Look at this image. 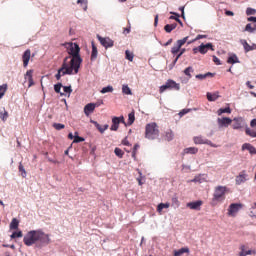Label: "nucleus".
<instances>
[{
  "mask_svg": "<svg viewBox=\"0 0 256 256\" xmlns=\"http://www.w3.org/2000/svg\"><path fill=\"white\" fill-rule=\"evenodd\" d=\"M250 217H254L256 219L255 208H252V211H250Z\"/></svg>",
  "mask_w": 256,
  "mask_h": 256,
  "instance_id": "obj_63",
  "label": "nucleus"
},
{
  "mask_svg": "<svg viewBox=\"0 0 256 256\" xmlns=\"http://www.w3.org/2000/svg\"><path fill=\"white\" fill-rule=\"evenodd\" d=\"M90 123H92V125H95L96 129H98V131H99L100 133H105V130L103 129V126L100 125V124H98L97 121H95V120H90Z\"/></svg>",
  "mask_w": 256,
  "mask_h": 256,
  "instance_id": "obj_34",
  "label": "nucleus"
},
{
  "mask_svg": "<svg viewBox=\"0 0 256 256\" xmlns=\"http://www.w3.org/2000/svg\"><path fill=\"white\" fill-rule=\"evenodd\" d=\"M226 191H227V187L225 186L216 187L213 194V201H223V199H225Z\"/></svg>",
  "mask_w": 256,
  "mask_h": 256,
  "instance_id": "obj_8",
  "label": "nucleus"
},
{
  "mask_svg": "<svg viewBox=\"0 0 256 256\" xmlns=\"http://www.w3.org/2000/svg\"><path fill=\"white\" fill-rule=\"evenodd\" d=\"M168 82V89H173L174 91H179L181 89V85L174 80H167Z\"/></svg>",
  "mask_w": 256,
  "mask_h": 256,
  "instance_id": "obj_22",
  "label": "nucleus"
},
{
  "mask_svg": "<svg viewBox=\"0 0 256 256\" xmlns=\"http://www.w3.org/2000/svg\"><path fill=\"white\" fill-rule=\"evenodd\" d=\"M185 51H186V49L185 48H182L181 50H180V52L177 54V59H180V57L185 53Z\"/></svg>",
  "mask_w": 256,
  "mask_h": 256,
  "instance_id": "obj_59",
  "label": "nucleus"
},
{
  "mask_svg": "<svg viewBox=\"0 0 256 256\" xmlns=\"http://www.w3.org/2000/svg\"><path fill=\"white\" fill-rule=\"evenodd\" d=\"M189 36L184 37L183 39L177 40L176 45L181 49V46L187 43Z\"/></svg>",
  "mask_w": 256,
  "mask_h": 256,
  "instance_id": "obj_38",
  "label": "nucleus"
},
{
  "mask_svg": "<svg viewBox=\"0 0 256 256\" xmlns=\"http://www.w3.org/2000/svg\"><path fill=\"white\" fill-rule=\"evenodd\" d=\"M213 61L216 65H221V60H219L217 56H213Z\"/></svg>",
  "mask_w": 256,
  "mask_h": 256,
  "instance_id": "obj_60",
  "label": "nucleus"
},
{
  "mask_svg": "<svg viewBox=\"0 0 256 256\" xmlns=\"http://www.w3.org/2000/svg\"><path fill=\"white\" fill-rule=\"evenodd\" d=\"M114 153L116 157H119V159H123V155H125V153L123 152V150H121V148H115Z\"/></svg>",
  "mask_w": 256,
  "mask_h": 256,
  "instance_id": "obj_39",
  "label": "nucleus"
},
{
  "mask_svg": "<svg viewBox=\"0 0 256 256\" xmlns=\"http://www.w3.org/2000/svg\"><path fill=\"white\" fill-rule=\"evenodd\" d=\"M31 59V50H26L22 56V60H23V65L24 67H27V65H29V61Z\"/></svg>",
  "mask_w": 256,
  "mask_h": 256,
  "instance_id": "obj_19",
  "label": "nucleus"
},
{
  "mask_svg": "<svg viewBox=\"0 0 256 256\" xmlns=\"http://www.w3.org/2000/svg\"><path fill=\"white\" fill-rule=\"evenodd\" d=\"M7 117H9V113H7V111L4 110V113L0 112V118L2 121H7Z\"/></svg>",
  "mask_w": 256,
  "mask_h": 256,
  "instance_id": "obj_53",
  "label": "nucleus"
},
{
  "mask_svg": "<svg viewBox=\"0 0 256 256\" xmlns=\"http://www.w3.org/2000/svg\"><path fill=\"white\" fill-rule=\"evenodd\" d=\"M184 253H189V249L187 247L181 248L179 250L174 251V256H181Z\"/></svg>",
  "mask_w": 256,
  "mask_h": 256,
  "instance_id": "obj_30",
  "label": "nucleus"
},
{
  "mask_svg": "<svg viewBox=\"0 0 256 256\" xmlns=\"http://www.w3.org/2000/svg\"><path fill=\"white\" fill-rule=\"evenodd\" d=\"M70 58L71 57L64 58L61 68L58 69L55 75L57 81H61V77H65V75H73V71L75 74V67L71 66L68 62Z\"/></svg>",
  "mask_w": 256,
  "mask_h": 256,
  "instance_id": "obj_2",
  "label": "nucleus"
},
{
  "mask_svg": "<svg viewBox=\"0 0 256 256\" xmlns=\"http://www.w3.org/2000/svg\"><path fill=\"white\" fill-rule=\"evenodd\" d=\"M191 183H207V174H199L191 180Z\"/></svg>",
  "mask_w": 256,
  "mask_h": 256,
  "instance_id": "obj_16",
  "label": "nucleus"
},
{
  "mask_svg": "<svg viewBox=\"0 0 256 256\" xmlns=\"http://www.w3.org/2000/svg\"><path fill=\"white\" fill-rule=\"evenodd\" d=\"M51 243V238L49 237V234H45L42 230H38L37 234V245L38 247H47Z\"/></svg>",
  "mask_w": 256,
  "mask_h": 256,
  "instance_id": "obj_5",
  "label": "nucleus"
},
{
  "mask_svg": "<svg viewBox=\"0 0 256 256\" xmlns=\"http://www.w3.org/2000/svg\"><path fill=\"white\" fill-rule=\"evenodd\" d=\"M191 109H183L179 112V117H183L184 115H187V113H190Z\"/></svg>",
  "mask_w": 256,
  "mask_h": 256,
  "instance_id": "obj_55",
  "label": "nucleus"
},
{
  "mask_svg": "<svg viewBox=\"0 0 256 256\" xmlns=\"http://www.w3.org/2000/svg\"><path fill=\"white\" fill-rule=\"evenodd\" d=\"M241 209H243V204L232 203V204H230V206L228 208V215L230 217H235L237 215V213H239V211H241Z\"/></svg>",
  "mask_w": 256,
  "mask_h": 256,
  "instance_id": "obj_9",
  "label": "nucleus"
},
{
  "mask_svg": "<svg viewBox=\"0 0 256 256\" xmlns=\"http://www.w3.org/2000/svg\"><path fill=\"white\" fill-rule=\"evenodd\" d=\"M133 123H135V112H131L128 114L127 125H133Z\"/></svg>",
  "mask_w": 256,
  "mask_h": 256,
  "instance_id": "obj_35",
  "label": "nucleus"
},
{
  "mask_svg": "<svg viewBox=\"0 0 256 256\" xmlns=\"http://www.w3.org/2000/svg\"><path fill=\"white\" fill-rule=\"evenodd\" d=\"M100 93H102L103 95H105V93H113V86L108 85V86L102 88Z\"/></svg>",
  "mask_w": 256,
  "mask_h": 256,
  "instance_id": "obj_37",
  "label": "nucleus"
},
{
  "mask_svg": "<svg viewBox=\"0 0 256 256\" xmlns=\"http://www.w3.org/2000/svg\"><path fill=\"white\" fill-rule=\"evenodd\" d=\"M97 55H98L97 46H95V43L92 42L91 61H95V59H97Z\"/></svg>",
  "mask_w": 256,
  "mask_h": 256,
  "instance_id": "obj_29",
  "label": "nucleus"
},
{
  "mask_svg": "<svg viewBox=\"0 0 256 256\" xmlns=\"http://www.w3.org/2000/svg\"><path fill=\"white\" fill-rule=\"evenodd\" d=\"M172 16L169 17V19H173L174 21H177L181 27H183V22L181 19H179L180 15L175 12H170Z\"/></svg>",
  "mask_w": 256,
  "mask_h": 256,
  "instance_id": "obj_25",
  "label": "nucleus"
},
{
  "mask_svg": "<svg viewBox=\"0 0 256 256\" xmlns=\"http://www.w3.org/2000/svg\"><path fill=\"white\" fill-rule=\"evenodd\" d=\"M119 117L115 116L112 118V125L110 127L111 131H117L119 129Z\"/></svg>",
  "mask_w": 256,
  "mask_h": 256,
  "instance_id": "obj_23",
  "label": "nucleus"
},
{
  "mask_svg": "<svg viewBox=\"0 0 256 256\" xmlns=\"http://www.w3.org/2000/svg\"><path fill=\"white\" fill-rule=\"evenodd\" d=\"M193 71H195L193 69V67H187L185 70H184V75H186V77H188L189 79H191V73H193Z\"/></svg>",
  "mask_w": 256,
  "mask_h": 256,
  "instance_id": "obj_40",
  "label": "nucleus"
},
{
  "mask_svg": "<svg viewBox=\"0 0 256 256\" xmlns=\"http://www.w3.org/2000/svg\"><path fill=\"white\" fill-rule=\"evenodd\" d=\"M199 153V148L197 147H188L183 150V155H197Z\"/></svg>",
  "mask_w": 256,
  "mask_h": 256,
  "instance_id": "obj_20",
  "label": "nucleus"
},
{
  "mask_svg": "<svg viewBox=\"0 0 256 256\" xmlns=\"http://www.w3.org/2000/svg\"><path fill=\"white\" fill-rule=\"evenodd\" d=\"M193 142L195 145H209L210 147H214L215 149H217V147H219V145L214 144L213 142H211V140L203 137L202 135L194 136Z\"/></svg>",
  "mask_w": 256,
  "mask_h": 256,
  "instance_id": "obj_7",
  "label": "nucleus"
},
{
  "mask_svg": "<svg viewBox=\"0 0 256 256\" xmlns=\"http://www.w3.org/2000/svg\"><path fill=\"white\" fill-rule=\"evenodd\" d=\"M10 237L11 239H17V237L21 238L23 237V232L22 231L13 232Z\"/></svg>",
  "mask_w": 256,
  "mask_h": 256,
  "instance_id": "obj_44",
  "label": "nucleus"
},
{
  "mask_svg": "<svg viewBox=\"0 0 256 256\" xmlns=\"http://www.w3.org/2000/svg\"><path fill=\"white\" fill-rule=\"evenodd\" d=\"M63 87V84L61 82H58L54 85V91L55 93H60L61 97L65 96L66 94L61 92V88Z\"/></svg>",
  "mask_w": 256,
  "mask_h": 256,
  "instance_id": "obj_28",
  "label": "nucleus"
},
{
  "mask_svg": "<svg viewBox=\"0 0 256 256\" xmlns=\"http://www.w3.org/2000/svg\"><path fill=\"white\" fill-rule=\"evenodd\" d=\"M85 141V138L80 137L78 132L74 133V140L73 143H83Z\"/></svg>",
  "mask_w": 256,
  "mask_h": 256,
  "instance_id": "obj_33",
  "label": "nucleus"
},
{
  "mask_svg": "<svg viewBox=\"0 0 256 256\" xmlns=\"http://www.w3.org/2000/svg\"><path fill=\"white\" fill-rule=\"evenodd\" d=\"M37 235H38V230L29 231L23 238L24 244L27 247H31L32 245L37 244Z\"/></svg>",
  "mask_w": 256,
  "mask_h": 256,
  "instance_id": "obj_4",
  "label": "nucleus"
},
{
  "mask_svg": "<svg viewBox=\"0 0 256 256\" xmlns=\"http://www.w3.org/2000/svg\"><path fill=\"white\" fill-rule=\"evenodd\" d=\"M25 81H29L30 79H33V70H28L24 77Z\"/></svg>",
  "mask_w": 256,
  "mask_h": 256,
  "instance_id": "obj_49",
  "label": "nucleus"
},
{
  "mask_svg": "<svg viewBox=\"0 0 256 256\" xmlns=\"http://www.w3.org/2000/svg\"><path fill=\"white\" fill-rule=\"evenodd\" d=\"M166 139H167V141H173V132L172 131L166 133Z\"/></svg>",
  "mask_w": 256,
  "mask_h": 256,
  "instance_id": "obj_56",
  "label": "nucleus"
},
{
  "mask_svg": "<svg viewBox=\"0 0 256 256\" xmlns=\"http://www.w3.org/2000/svg\"><path fill=\"white\" fill-rule=\"evenodd\" d=\"M248 175L245 171H242L238 176H236L235 183L236 185H243L247 181Z\"/></svg>",
  "mask_w": 256,
  "mask_h": 256,
  "instance_id": "obj_14",
  "label": "nucleus"
},
{
  "mask_svg": "<svg viewBox=\"0 0 256 256\" xmlns=\"http://www.w3.org/2000/svg\"><path fill=\"white\" fill-rule=\"evenodd\" d=\"M250 126L251 127H256V118L251 120Z\"/></svg>",
  "mask_w": 256,
  "mask_h": 256,
  "instance_id": "obj_64",
  "label": "nucleus"
},
{
  "mask_svg": "<svg viewBox=\"0 0 256 256\" xmlns=\"http://www.w3.org/2000/svg\"><path fill=\"white\" fill-rule=\"evenodd\" d=\"M10 229H19V220L14 218L10 223Z\"/></svg>",
  "mask_w": 256,
  "mask_h": 256,
  "instance_id": "obj_36",
  "label": "nucleus"
},
{
  "mask_svg": "<svg viewBox=\"0 0 256 256\" xmlns=\"http://www.w3.org/2000/svg\"><path fill=\"white\" fill-rule=\"evenodd\" d=\"M201 205H203V201L197 200L194 202L187 203L186 207H188L189 209H192L194 211H199L201 209Z\"/></svg>",
  "mask_w": 256,
  "mask_h": 256,
  "instance_id": "obj_13",
  "label": "nucleus"
},
{
  "mask_svg": "<svg viewBox=\"0 0 256 256\" xmlns=\"http://www.w3.org/2000/svg\"><path fill=\"white\" fill-rule=\"evenodd\" d=\"M242 151H249L250 155H256V148L255 146L249 144V143H244L242 145Z\"/></svg>",
  "mask_w": 256,
  "mask_h": 256,
  "instance_id": "obj_17",
  "label": "nucleus"
},
{
  "mask_svg": "<svg viewBox=\"0 0 256 256\" xmlns=\"http://www.w3.org/2000/svg\"><path fill=\"white\" fill-rule=\"evenodd\" d=\"M200 39H207V35L199 34L193 41H199Z\"/></svg>",
  "mask_w": 256,
  "mask_h": 256,
  "instance_id": "obj_58",
  "label": "nucleus"
},
{
  "mask_svg": "<svg viewBox=\"0 0 256 256\" xmlns=\"http://www.w3.org/2000/svg\"><path fill=\"white\" fill-rule=\"evenodd\" d=\"M145 137L150 141L159 139V127L157 126V123L152 122L146 125Z\"/></svg>",
  "mask_w": 256,
  "mask_h": 256,
  "instance_id": "obj_3",
  "label": "nucleus"
},
{
  "mask_svg": "<svg viewBox=\"0 0 256 256\" xmlns=\"http://www.w3.org/2000/svg\"><path fill=\"white\" fill-rule=\"evenodd\" d=\"M232 129L235 131H241V129H247V121L243 117H235L232 120Z\"/></svg>",
  "mask_w": 256,
  "mask_h": 256,
  "instance_id": "obj_6",
  "label": "nucleus"
},
{
  "mask_svg": "<svg viewBox=\"0 0 256 256\" xmlns=\"http://www.w3.org/2000/svg\"><path fill=\"white\" fill-rule=\"evenodd\" d=\"M98 40L100 41L101 46L105 47V49H109L114 45L113 40L109 37L103 38L101 36H98Z\"/></svg>",
  "mask_w": 256,
  "mask_h": 256,
  "instance_id": "obj_10",
  "label": "nucleus"
},
{
  "mask_svg": "<svg viewBox=\"0 0 256 256\" xmlns=\"http://www.w3.org/2000/svg\"><path fill=\"white\" fill-rule=\"evenodd\" d=\"M122 145H125V146L129 147V145H131V144L129 143V140H127V138H124L122 140Z\"/></svg>",
  "mask_w": 256,
  "mask_h": 256,
  "instance_id": "obj_62",
  "label": "nucleus"
},
{
  "mask_svg": "<svg viewBox=\"0 0 256 256\" xmlns=\"http://www.w3.org/2000/svg\"><path fill=\"white\" fill-rule=\"evenodd\" d=\"M251 253H253V251H251V250H245V248H242V251L240 252V256L251 255Z\"/></svg>",
  "mask_w": 256,
  "mask_h": 256,
  "instance_id": "obj_52",
  "label": "nucleus"
},
{
  "mask_svg": "<svg viewBox=\"0 0 256 256\" xmlns=\"http://www.w3.org/2000/svg\"><path fill=\"white\" fill-rule=\"evenodd\" d=\"M19 171L21 173V176L25 179L27 177V171H25V167H23V164H19Z\"/></svg>",
  "mask_w": 256,
  "mask_h": 256,
  "instance_id": "obj_45",
  "label": "nucleus"
},
{
  "mask_svg": "<svg viewBox=\"0 0 256 256\" xmlns=\"http://www.w3.org/2000/svg\"><path fill=\"white\" fill-rule=\"evenodd\" d=\"M125 55H126V59L128 61H133L135 55H133V52L129 51V50H126L125 51Z\"/></svg>",
  "mask_w": 256,
  "mask_h": 256,
  "instance_id": "obj_42",
  "label": "nucleus"
},
{
  "mask_svg": "<svg viewBox=\"0 0 256 256\" xmlns=\"http://www.w3.org/2000/svg\"><path fill=\"white\" fill-rule=\"evenodd\" d=\"M169 207H170L169 203H160L157 206V211H158V213H161L163 211V209H169Z\"/></svg>",
  "mask_w": 256,
  "mask_h": 256,
  "instance_id": "obj_32",
  "label": "nucleus"
},
{
  "mask_svg": "<svg viewBox=\"0 0 256 256\" xmlns=\"http://www.w3.org/2000/svg\"><path fill=\"white\" fill-rule=\"evenodd\" d=\"M167 89H169V84L166 81V83L162 86H160V93H165V91H167Z\"/></svg>",
  "mask_w": 256,
  "mask_h": 256,
  "instance_id": "obj_54",
  "label": "nucleus"
},
{
  "mask_svg": "<svg viewBox=\"0 0 256 256\" xmlns=\"http://www.w3.org/2000/svg\"><path fill=\"white\" fill-rule=\"evenodd\" d=\"M122 93L124 95H133V92H131V88H129V85H127V84H124L122 86Z\"/></svg>",
  "mask_w": 256,
  "mask_h": 256,
  "instance_id": "obj_31",
  "label": "nucleus"
},
{
  "mask_svg": "<svg viewBox=\"0 0 256 256\" xmlns=\"http://www.w3.org/2000/svg\"><path fill=\"white\" fill-rule=\"evenodd\" d=\"M181 51V48L177 45V44H174V46L172 47L171 49V54L172 55H177V53Z\"/></svg>",
  "mask_w": 256,
  "mask_h": 256,
  "instance_id": "obj_48",
  "label": "nucleus"
},
{
  "mask_svg": "<svg viewBox=\"0 0 256 256\" xmlns=\"http://www.w3.org/2000/svg\"><path fill=\"white\" fill-rule=\"evenodd\" d=\"M218 127L221 129L223 127H229L233 123V119L229 117H223L217 119Z\"/></svg>",
  "mask_w": 256,
  "mask_h": 256,
  "instance_id": "obj_11",
  "label": "nucleus"
},
{
  "mask_svg": "<svg viewBox=\"0 0 256 256\" xmlns=\"http://www.w3.org/2000/svg\"><path fill=\"white\" fill-rule=\"evenodd\" d=\"M54 129H56L57 131H61V129H65V126L61 123H54L53 124Z\"/></svg>",
  "mask_w": 256,
  "mask_h": 256,
  "instance_id": "obj_51",
  "label": "nucleus"
},
{
  "mask_svg": "<svg viewBox=\"0 0 256 256\" xmlns=\"http://www.w3.org/2000/svg\"><path fill=\"white\" fill-rule=\"evenodd\" d=\"M244 31H247L248 33H255V28H253V26L251 25V23H248L245 26Z\"/></svg>",
  "mask_w": 256,
  "mask_h": 256,
  "instance_id": "obj_47",
  "label": "nucleus"
},
{
  "mask_svg": "<svg viewBox=\"0 0 256 256\" xmlns=\"http://www.w3.org/2000/svg\"><path fill=\"white\" fill-rule=\"evenodd\" d=\"M64 47L67 49V53L70 54V61L68 64L75 68V75L79 73V68L81 67V63H83V59L79 53L81 52V48L77 43L67 42L64 44Z\"/></svg>",
  "mask_w": 256,
  "mask_h": 256,
  "instance_id": "obj_1",
  "label": "nucleus"
},
{
  "mask_svg": "<svg viewBox=\"0 0 256 256\" xmlns=\"http://www.w3.org/2000/svg\"><path fill=\"white\" fill-rule=\"evenodd\" d=\"M95 107H97V104L95 103H89L84 107V113L87 117H89V115H91V113H93V111H95Z\"/></svg>",
  "mask_w": 256,
  "mask_h": 256,
  "instance_id": "obj_18",
  "label": "nucleus"
},
{
  "mask_svg": "<svg viewBox=\"0 0 256 256\" xmlns=\"http://www.w3.org/2000/svg\"><path fill=\"white\" fill-rule=\"evenodd\" d=\"M218 115H223V113H231V108L230 107H226V108H220L217 111Z\"/></svg>",
  "mask_w": 256,
  "mask_h": 256,
  "instance_id": "obj_41",
  "label": "nucleus"
},
{
  "mask_svg": "<svg viewBox=\"0 0 256 256\" xmlns=\"http://www.w3.org/2000/svg\"><path fill=\"white\" fill-rule=\"evenodd\" d=\"M209 49H211V51H213L212 43L201 44L199 46V53H201V55H205V53H207V51H209Z\"/></svg>",
  "mask_w": 256,
  "mask_h": 256,
  "instance_id": "obj_15",
  "label": "nucleus"
},
{
  "mask_svg": "<svg viewBox=\"0 0 256 256\" xmlns=\"http://www.w3.org/2000/svg\"><path fill=\"white\" fill-rule=\"evenodd\" d=\"M77 5H89V0H77Z\"/></svg>",
  "mask_w": 256,
  "mask_h": 256,
  "instance_id": "obj_57",
  "label": "nucleus"
},
{
  "mask_svg": "<svg viewBox=\"0 0 256 256\" xmlns=\"http://www.w3.org/2000/svg\"><path fill=\"white\" fill-rule=\"evenodd\" d=\"M7 91V84H3L0 86V99L5 95Z\"/></svg>",
  "mask_w": 256,
  "mask_h": 256,
  "instance_id": "obj_46",
  "label": "nucleus"
},
{
  "mask_svg": "<svg viewBox=\"0 0 256 256\" xmlns=\"http://www.w3.org/2000/svg\"><path fill=\"white\" fill-rule=\"evenodd\" d=\"M206 97H207L208 101H217V99L219 97V92H214V93L208 92L206 94Z\"/></svg>",
  "mask_w": 256,
  "mask_h": 256,
  "instance_id": "obj_24",
  "label": "nucleus"
},
{
  "mask_svg": "<svg viewBox=\"0 0 256 256\" xmlns=\"http://www.w3.org/2000/svg\"><path fill=\"white\" fill-rule=\"evenodd\" d=\"M240 43H241L242 47L244 48L245 53H249V51L256 50V44L249 45V43H247V40H245V39H241Z\"/></svg>",
  "mask_w": 256,
  "mask_h": 256,
  "instance_id": "obj_12",
  "label": "nucleus"
},
{
  "mask_svg": "<svg viewBox=\"0 0 256 256\" xmlns=\"http://www.w3.org/2000/svg\"><path fill=\"white\" fill-rule=\"evenodd\" d=\"M207 77H215V74L211 72H207L206 74H197L196 79H200V81H203V79H207Z\"/></svg>",
  "mask_w": 256,
  "mask_h": 256,
  "instance_id": "obj_26",
  "label": "nucleus"
},
{
  "mask_svg": "<svg viewBox=\"0 0 256 256\" xmlns=\"http://www.w3.org/2000/svg\"><path fill=\"white\" fill-rule=\"evenodd\" d=\"M174 29H177V23L167 24L164 27V31H166V33H171Z\"/></svg>",
  "mask_w": 256,
  "mask_h": 256,
  "instance_id": "obj_27",
  "label": "nucleus"
},
{
  "mask_svg": "<svg viewBox=\"0 0 256 256\" xmlns=\"http://www.w3.org/2000/svg\"><path fill=\"white\" fill-rule=\"evenodd\" d=\"M246 15L250 16V15H256V9L248 7L246 9Z\"/></svg>",
  "mask_w": 256,
  "mask_h": 256,
  "instance_id": "obj_50",
  "label": "nucleus"
},
{
  "mask_svg": "<svg viewBox=\"0 0 256 256\" xmlns=\"http://www.w3.org/2000/svg\"><path fill=\"white\" fill-rule=\"evenodd\" d=\"M227 63H229L230 65H235V63H240L239 57H237V54L235 53L229 54Z\"/></svg>",
  "mask_w": 256,
  "mask_h": 256,
  "instance_id": "obj_21",
  "label": "nucleus"
},
{
  "mask_svg": "<svg viewBox=\"0 0 256 256\" xmlns=\"http://www.w3.org/2000/svg\"><path fill=\"white\" fill-rule=\"evenodd\" d=\"M63 91L68 95V97H70L71 93H73V89L71 88V86H63Z\"/></svg>",
  "mask_w": 256,
  "mask_h": 256,
  "instance_id": "obj_43",
  "label": "nucleus"
},
{
  "mask_svg": "<svg viewBox=\"0 0 256 256\" xmlns=\"http://www.w3.org/2000/svg\"><path fill=\"white\" fill-rule=\"evenodd\" d=\"M247 21L252 22V23H256V16H250L247 18Z\"/></svg>",
  "mask_w": 256,
  "mask_h": 256,
  "instance_id": "obj_61",
  "label": "nucleus"
}]
</instances>
